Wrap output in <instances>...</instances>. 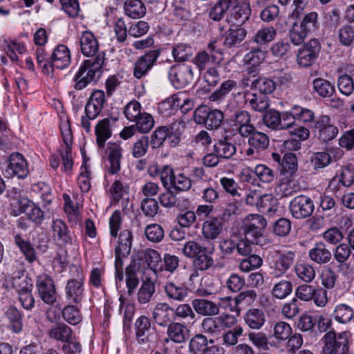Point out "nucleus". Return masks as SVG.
Instances as JSON below:
<instances>
[{
    "label": "nucleus",
    "mask_w": 354,
    "mask_h": 354,
    "mask_svg": "<svg viewBox=\"0 0 354 354\" xmlns=\"http://www.w3.org/2000/svg\"><path fill=\"white\" fill-rule=\"evenodd\" d=\"M315 205L313 200L306 195H299L291 200L289 204L290 212L296 219L309 217L314 212Z\"/></svg>",
    "instance_id": "4468645a"
},
{
    "label": "nucleus",
    "mask_w": 354,
    "mask_h": 354,
    "mask_svg": "<svg viewBox=\"0 0 354 354\" xmlns=\"http://www.w3.org/2000/svg\"><path fill=\"white\" fill-rule=\"evenodd\" d=\"M333 317L337 322L346 324L354 318V310L347 304H339L335 306Z\"/></svg>",
    "instance_id": "ea45409f"
},
{
    "label": "nucleus",
    "mask_w": 354,
    "mask_h": 354,
    "mask_svg": "<svg viewBox=\"0 0 354 354\" xmlns=\"http://www.w3.org/2000/svg\"><path fill=\"white\" fill-rule=\"evenodd\" d=\"M233 131L238 133L242 138L248 136L254 130L252 123L251 114L245 110L236 111L230 118Z\"/></svg>",
    "instance_id": "dca6fc26"
},
{
    "label": "nucleus",
    "mask_w": 354,
    "mask_h": 354,
    "mask_svg": "<svg viewBox=\"0 0 354 354\" xmlns=\"http://www.w3.org/2000/svg\"><path fill=\"white\" fill-rule=\"evenodd\" d=\"M1 169L3 174L8 178L17 176L19 178L24 179L29 174L27 161L19 153L10 154L1 164Z\"/></svg>",
    "instance_id": "9d476101"
},
{
    "label": "nucleus",
    "mask_w": 354,
    "mask_h": 354,
    "mask_svg": "<svg viewBox=\"0 0 354 354\" xmlns=\"http://www.w3.org/2000/svg\"><path fill=\"white\" fill-rule=\"evenodd\" d=\"M313 91L319 96L324 98H329L335 93L334 84L328 80L317 77L313 81Z\"/></svg>",
    "instance_id": "e433bc0d"
},
{
    "label": "nucleus",
    "mask_w": 354,
    "mask_h": 354,
    "mask_svg": "<svg viewBox=\"0 0 354 354\" xmlns=\"http://www.w3.org/2000/svg\"><path fill=\"white\" fill-rule=\"evenodd\" d=\"M308 257L317 264H326L330 261L332 253L324 242L319 241L308 250Z\"/></svg>",
    "instance_id": "393cba45"
},
{
    "label": "nucleus",
    "mask_w": 354,
    "mask_h": 354,
    "mask_svg": "<svg viewBox=\"0 0 354 354\" xmlns=\"http://www.w3.org/2000/svg\"><path fill=\"white\" fill-rule=\"evenodd\" d=\"M276 88V83L271 79L265 77H258L252 84V90L258 91L261 94H270Z\"/></svg>",
    "instance_id": "bf43d9fd"
},
{
    "label": "nucleus",
    "mask_w": 354,
    "mask_h": 354,
    "mask_svg": "<svg viewBox=\"0 0 354 354\" xmlns=\"http://www.w3.org/2000/svg\"><path fill=\"white\" fill-rule=\"evenodd\" d=\"M246 34L243 28H230L225 38L224 45L228 48L238 46L244 40Z\"/></svg>",
    "instance_id": "a18cd8bd"
},
{
    "label": "nucleus",
    "mask_w": 354,
    "mask_h": 354,
    "mask_svg": "<svg viewBox=\"0 0 354 354\" xmlns=\"http://www.w3.org/2000/svg\"><path fill=\"white\" fill-rule=\"evenodd\" d=\"M247 257L241 261L239 263V269L244 272H249L251 270L257 269L262 266L263 260L257 254H252L246 256Z\"/></svg>",
    "instance_id": "680f3d73"
},
{
    "label": "nucleus",
    "mask_w": 354,
    "mask_h": 354,
    "mask_svg": "<svg viewBox=\"0 0 354 354\" xmlns=\"http://www.w3.org/2000/svg\"><path fill=\"white\" fill-rule=\"evenodd\" d=\"M146 238L152 243H160L165 236L162 227L157 223L147 225L145 229Z\"/></svg>",
    "instance_id": "052dcab7"
},
{
    "label": "nucleus",
    "mask_w": 354,
    "mask_h": 354,
    "mask_svg": "<svg viewBox=\"0 0 354 354\" xmlns=\"http://www.w3.org/2000/svg\"><path fill=\"white\" fill-rule=\"evenodd\" d=\"M292 291V284L287 280H281L275 283L272 290V295L277 299H283Z\"/></svg>",
    "instance_id": "e2e57ef3"
},
{
    "label": "nucleus",
    "mask_w": 354,
    "mask_h": 354,
    "mask_svg": "<svg viewBox=\"0 0 354 354\" xmlns=\"http://www.w3.org/2000/svg\"><path fill=\"white\" fill-rule=\"evenodd\" d=\"M12 286L17 294L21 306L26 310H32L35 306V299L32 295L33 285L28 277L15 278Z\"/></svg>",
    "instance_id": "9b49d317"
},
{
    "label": "nucleus",
    "mask_w": 354,
    "mask_h": 354,
    "mask_svg": "<svg viewBox=\"0 0 354 354\" xmlns=\"http://www.w3.org/2000/svg\"><path fill=\"white\" fill-rule=\"evenodd\" d=\"M167 191L161 194L159 196L160 203L165 207H182L183 204L188 203L187 200L184 198H178L174 194L172 189H166Z\"/></svg>",
    "instance_id": "09e8293b"
},
{
    "label": "nucleus",
    "mask_w": 354,
    "mask_h": 354,
    "mask_svg": "<svg viewBox=\"0 0 354 354\" xmlns=\"http://www.w3.org/2000/svg\"><path fill=\"white\" fill-rule=\"evenodd\" d=\"M164 290L166 295L172 300L182 301L188 295L187 286L180 282V279L177 281H169L165 283Z\"/></svg>",
    "instance_id": "cd10ccee"
},
{
    "label": "nucleus",
    "mask_w": 354,
    "mask_h": 354,
    "mask_svg": "<svg viewBox=\"0 0 354 354\" xmlns=\"http://www.w3.org/2000/svg\"><path fill=\"white\" fill-rule=\"evenodd\" d=\"M277 31L273 26H266L257 30L252 37V41L257 44H266L273 41Z\"/></svg>",
    "instance_id": "603ef678"
},
{
    "label": "nucleus",
    "mask_w": 354,
    "mask_h": 354,
    "mask_svg": "<svg viewBox=\"0 0 354 354\" xmlns=\"http://www.w3.org/2000/svg\"><path fill=\"white\" fill-rule=\"evenodd\" d=\"M6 315L9 321L8 327L11 331L15 333H21L23 329V322L20 311L15 307H10Z\"/></svg>",
    "instance_id": "49530a36"
},
{
    "label": "nucleus",
    "mask_w": 354,
    "mask_h": 354,
    "mask_svg": "<svg viewBox=\"0 0 354 354\" xmlns=\"http://www.w3.org/2000/svg\"><path fill=\"white\" fill-rule=\"evenodd\" d=\"M80 44L82 53L88 57L94 58L104 52L99 51V42L94 34L89 30H84L80 36Z\"/></svg>",
    "instance_id": "412c9836"
},
{
    "label": "nucleus",
    "mask_w": 354,
    "mask_h": 354,
    "mask_svg": "<svg viewBox=\"0 0 354 354\" xmlns=\"http://www.w3.org/2000/svg\"><path fill=\"white\" fill-rule=\"evenodd\" d=\"M105 103V93L102 90H95L90 95L85 106L84 115L81 118L80 126L86 133L91 132V121L100 114Z\"/></svg>",
    "instance_id": "7ed1b4c3"
},
{
    "label": "nucleus",
    "mask_w": 354,
    "mask_h": 354,
    "mask_svg": "<svg viewBox=\"0 0 354 354\" xmlns=\"http://www.w3.org/2000/svg\"><path fill=\"white\" fill-rule=\"evenodd\" d=\"M223 223L221 219L214 217L205 221L202 226V234L206 240L216 239L223 231Z\"/></svg>",
    "instance_id": "c85d7f7f"
},
{
    "label": "nucleus",
    "mask_w": 354,
    "mask_h": 354,
    "mask_svg": "<svg viewBox=\"0 0 354 354\" xmlns=\"http://www.w3.org/2000/svg\"><path fill=\"white\" fill-rule=\"evenodd\" d=\"M314 127L318 131V138L324 142L334 139L338 134V129L330 123L327 115H321L314 122Z\"/></svg>",
    "instance_id": "5701e85b"
},
{
    "label": "nucleus",
    "mask_w": 354,
    "mask_h": 354,
    "mask_svg": "<svg viewBox=\"0 0 354 354\" xmlns=\"http://www.w3.org/2000/svg\"><path fill=\"white\" fill-rule=\"evenodd\" d=\"M36 288L39 297L47 305H53L57 301V291L54 281L47 274L37 277Z\"/></svg>",
    "instance_id": "ddd939ff"
},
{
    "label": "nucleus",
    "mask_w": 354,
    "mask_h": 354,
    "mask_svg": "<svg viewBox=\"0 0 354 354\" xmlns=\"http://www.w3.org/2000/svg\"><path fill=\"white\" fill-rule=\"evenodd\" d=\"M104 53L97 55L94 58L84 61L78 71L74 76L76 90H82L93 82H97L102 73V66L104 61Z\"/></svg>",
    "instance_id": "f03ea898"
},
{
    "label": "nucleus",
    "mask_w": 354,
    "mask_h": 354,
    "mask_svg": "<svg viewBox=\"0 0 354 354\" xmlns=\"http://www.w3.org/2000/svg\"><path fill=\"white\" fill-rule=\"evenodd\" d=\"M203 252H207V248L194 241H189L185 243L183 252L188 258H195Z\"/></svg>",
    "instance_id": "774afa93"
},
{
    "label": "nucleus",
    "mask_w": 354,
    "mask_h": 354,
    "mask_svg": "<svg viewBox=\"0 0 354 354\" xmlns=\"http://www.w3.org/2000/svg\"><path fill=\"white\" fill-rule=\"evenodd\" d=\"M15 243L19 248L20 251L23 253L26 259L29 263L34 262L37 257L35 250L31 243L24 239L20 234L15 236Z\"/></svg>",
    "instance_id": "79ce46f5"
},
{
    "label": "nucleus",
    "mask_w": 354,
    "mask_h": 354,
    "mask_svg": "<svg viewBox=\"0 0 354 354\" xmlns=\"http://www.w3.org/2000/svg\"><path fill=\"white\" fill-rule=\"evenodd\" d=\"M246 101L253 110L259 112L266 111L269 106L268 98L265 95L252 94Z\"/></svg>",
    "instance_id": "69168bd1"
},
{
    "label": "nucleus",
    "mask_w": 354,
    "mask_h": 354,
    "mask_svg": "<svg viewBox=\"0 0 354 354\" xmlns=\"http://www.w3.org/2000/svg\"><path fill=\"white\" fill-rule=\"evenodd\" d=\"M142 112L140 103L135 100L128 102L125 105L123 111L125 118L130 122L136 120V118Z\"/></svg>",
    "instance_id": "338daca9"
},
{
    "label": "nucleus",
    "mask_w": 354,
    "mask_h": 354,
    "mask_svg": "<svg viewBox=\"0 0 354 354\" xmlns=\"http://www.w3.org/2000/svg\"><path fill=\"white\" fill-rule=\"evenodd\" d=\"M162 106H171L172 109H180L182 113H187L192 109L193 102L186 97L184 93H179L168 98L162 103Z\"/></svg>",
    "instance_id": "473e14b6"
},
{
    "label": "nucleus",
    "mask_w": 354,
    "mask_h": 354,
    "mask_svg": "<svg viewBox=\"0 0 354 354\" xmlns=\"http://www.w3.org/2000/svg\"><path fill=\"white\" fill-rule=\"evenodd\" d=\"M243 138H248V144L250 147L245 151V155L247 157H257L259 153L267 149L270 145L268 136L264 133L257 131L256 128L250 135Z\"/></svg>",
    "instance_id": "f3484780"
},
{
    "label": "nucleus",
    "mask_w": 354,
    "mask_h": 354,
    "mask_svg": "<svg viewBox=\"0 0 354 354\" xmlns=\"http://www.w3.org/2000/svg\"><path fill=\"white\" fill-rule=\"evenodd\" d=\"M322 351L324 354H348V333H336L335 330L326 332L322 337Z\"/></svg>",
    "instance_id": "39448f33"
},
{
    "label": "nucleus",
    "mask_w": 354,
    "mask_h": 354,
    "mask_svg": "<svg viewBox=\"0 0 354 354\" xmlns=\"http://www.w3.org/2000/svg\"><path fill=\"white\" fill-rule=\"evenodd\" d=\"M75 304H69L62 311L63 319L71 325H77L81 322L82 316L80 308Z\"/></svg>",
    "instance_id": "8fccbe9b"
},
{
    "label": "nucleus",
    "mask_w": 354,
    "mask_h": 354,
    "mask_svg": "<svg viewBox=\"0 0 354 354\" xmlns=\"http://www.w3.org/2000/svg\"><path fill=\"white\" fill-rule=\"evenodd\" d=\"M65 297L68 304L79 305L84 297V281L80 279H72L68 281L65 288Z\"/></svg>",
    "instance_id": "4be33fe9"
},
{
    "label": "nucleus",
    "mask_w": 354,
    "mask_h": 354,
    "mask_svg": "<svg viewBox=\"0 0 354 354\" xmlns=\"http://www.w3.org/2000/svg\"><path fill=\"white\" fill-rule=\"evenodd\" d=\"M71 62V53L68 48L64 45H58L51 55L53 71L54 68L64 69L68 67Z\"/></svg>",
    "instance_id": "bb28decb"
},
{
    "label": "nucleus",
    "mask_w": 354,
    "mask_h": 354,
    "mask_svg": "<svg viewBox=\"0 0 354 354\" xmlns=\"http://www.w3.org/2000/svg\"><path fill=\"white\" fill-rule=\"evenodd\" d=\"M59 129L65 144L59 149V155L62 161V170L65 173L70 174L73 166V161L71 151L73 136L69 120L68 119L61 120Z\"/></svg>",
    "instance_id": "1a4fd4ad"
},
{
    "label": "nucleus",
    "mask_w": 354,
    "mask_h": 354,
    "mask_svg": "<svg viewBox=\"0 0 354 354\" xmlns=\"http://www.w3.org/2000/svg\"><path fill=\"white\" fill-rule=\"evenodd\" d=\"M52 236L56 244L64 250L75 251L79 248V244L74 233L71 232L66 224L61 219L53 220L51 224Z\"/></svg>",
    "instance_id": "20e7f679"
},
{
    "label": "nucleus",
    "mask_w": 354,
    "mask_h": 354,
    "mask_svg": "<svg viewBox=\"0 0 354 354\" xmlns=\"http://www.w3.org/2000/svg\"><path fill=\"white\" fill-rule=\"evenodd\" d=\"M295 259V253L288 251L284 253H277L274 258L270 268V274L274 277H280L283 275L293 265Z\"/></svg>",
    "instance_id": "aec40b11"
},
{
    "label": "nucleus",
    "mask_w": 354,
    "mask_h": 354,
    "mask_svg": "<svg viewBox=\"0 0 354 354\" xmlns=\"http://www.w3.org/2000/svg\"><path fill=\"white\" fill-rule=\"evenodd\" d=\"M113 124V121L106 118L99 120L95 126L96 143L99 149H104L106 140L111 137Z\"/></svg>",
    "instance_id": "b1692460"
},
{
    "label": "nucleus",
    "mask_w": 354,
    "mask_h": 354,
    "mask_svg": "<svg viewBox=\"0 0 354 354\" xmlns=\"http://www.w3.org/2000/svg\"><path fill=\"white\" fill-rule=\"evenodd\" d=\"M185 320L187 324H193L196 322V314L191 306L187 304L178 305L174 309V317Z\"/></svg>",
    "instance_id": "4d7b16f0"
},
{
    "label": "nucleus",
    "mask_w": 354,
    "mask_h": 354,
    "mask_svg": "<svg viewBox=\"0 0 354 354\" xmlns=\"http://www.w3.org/2000/svg\"><path fill=\"white\" fill-rule=\"evenodd\" d=\"M221 57L216 54H209L207 50H203L196 54L193 59V63L196 65L199 71L204 70L207 67L215 63L220 62Z\"/></svg>",
    "instance_id": "a19ab883"
},
{
    "label": "nucleus",
    "mask_w": 354,
    "mask_h": 354,
    "mask_svg": "<svg viewBox=\"0 0 354 354\" xmlns=\"http://www.w3.org/2000/svg\"><path fill=\"white\" fill-rule=\"evenodd\" d=\"M152 317L160 326H167L174 320V308L167 303H158L153 308Z\"/></svg>",
    "instance_id": "a878e982"
},
{
    "label": "nucleus",
    "mask_w": 354,
    "mask_h": 354,
    "mask_svg": "<svg viewBox=\"0 0 354 354\" xmlns=\"http://www.w3.org/2000/svg\"><path fill=\"white\" fill-rule=\"evenodd\" d=\"M171 53L175 62H185L194 55V48L187 44L179 43L173 46Z\"/></svg>",
    "instance_id": "de8ad7c7"
},
{
    "label": "nucleus",
    "mask_w": 354,
    "mask_h": 354,
    "mask_svg": "<svg viewBox=\"0 0 354 354\" xmlns=\"http://www.w3.org/2000/svg\"><path fill=\"white\" fill-rule=\"evenodd\" d=\"M192 304L194 310L203 316H214L219 313L218 306L207 299H195Z\"/></svg>",
    "instance_id": "c756f323"
},
{
    "label": "nucleus",
    "mask_w": 354,
    "mask_h": 354,
    "mask_svg": "<svg viewBox=\"0 0 354 354\" xmlns=\"http://www.w3.org/2000/svg\"><path fill=\"white\" fill-rule=\"evenodd\" d=\"M292 109L295 115V120L301 122L304 124L314 122L315 113L312 110L299 105H294L292 106Z\"/></svg>",
    "instance_id": "0e129e2a"
},
{
    "label": "nucleus",
    "mask_w": 354,
    "mask_h": 354,
    "mask_svg": "<svg viewBox=\"0 0 354 354\" xmlns=\"http://www.w3.org/2000/svg\"><path fill=\"white\" fill-rule=\"evenodd\" d=\"M155 283L151 279H146L141 283L137 292V300L140 304H149L155 293Z\"/></svg>",
    "instance_id": "58836bf2"
},
{
    "label": "nucleus",
    "mask_w": 354,
    "mask_h": 354,
    "mask_svg": "<svg viewBox=\"0 0 354 354\" xmlns=\"http://www.w3.org/2000/svg\"><path fill=\"white\" fill-rule=\"evenodd\" d=\"M72 329L64 323H57L48 330V335L50 339L62 342H68L72 337Z\"/></svg>",
    "instance_id": "f704fd0d"
},
{
    "label": "nucleus",
    "mask_w": 354,
    "mask_h": 354,
    "mask_svg": "<svg viewBox=\"0 0 354 354\" xmlns=\"http://www.w3.org/2000/svg\"><path fill=\"white\" fill-rule=\"evenodd\" d=\"M209 344V341L205 335L198 334L189 341V353L191 354H205Z\"/></svg>",
    "instance_id": "864d4df0"
},
{
    "label": "nucleus",
    "mask_w": 354,
    "mask_h": 354,
    "mask_svg": "<svg viewBox=\"0 0 354 354\" xmlns=\"http://www.w3.org/2000/svg\"><path fill=\"white\" fill-rule=\"evenodd\" d=\"M151 328V320L147 316L139 317L135 323L136 337L139 343L147 341V333Z\"/></svg>",
    "instance_id": "c03bdc74"
},
{
    "label": "nucleus",
    "mask_w": 354,
    "mask_h": 354,
    "mask_svg": "<svg viewBox=\"0 0 354 354\" xmlns=\"http://www.w3.org/2000/svg\"><path fill=\"white\" fill-rule=\"evenodd\" d=\"M132 239L133 235L130 230H122L119 235L118 243L115 250L123 255H129L132 246Z\"/></svg>",
    "instance_id": "5fc2aeb1"
},
{
    "label": "nucleus",
    "mask_w": 354,
    "mask_h": 354,
    "mask_svg": "<svg viewBox=\"0 0 354 354\" xmlns=\"http://www.w3.org/2000/svg\"><path fill=\"white\" fill-rule=\"evenodd\" d=\"M265 58L266 54L260 48H256L248 53L243 58L245 64L248 66L246 68L248 74L255 73L256 67L260 65Z\"/></svg>",
    "instance_id": "2f4dec72"
},
{
    "label": "nucleus",
    "mask_w": 354,
    "mask_h": 354,
    "mask_svg": "<svg viewBox=\"0 0 354 354\" xmlns=\"http://www.w3.org/2000/svg\"><path fill=\"white\" fill-rule=\"evenodd\" d=\"M320 51V44L317 39H310L299 49L297 63L302 67H308L314 64Z\"/></svg>",
    "instance_id": "a211bd4d"
},
{
    "label": "nucleus",
    "mask_w": 354,
    "mask_h": 354,
    "mask_svg": "<svg viewBox=\"0 0 354 354\" xmlns=\"http://www.w3.org/2000/svg\"><path fill=\"white\" fill-rule=\"evenodd\" d=\"M106 174L114 175L121 169L123 149L119 142H108L103 155Z\"/></svg>",
    "instance_id": "f8f14e48"
},
{
    "label": "nucleus",
    "mask_w": 354,
    "mask_h": 354,
    "mask_svg": "<svg viewBox=\"0 0 354 354\" xmlns=\"http://www.w3.org/2000/svg\"><path fill=\"white\" fill-rule=\"evenodd\" d=\"M295 271L297 276L306 283H310L316 276L314 267L306 262H297L295 265Z\"/></svg>",
    "instance_id": "37998d69"
},
{
    "label": "nucleus",
    "mask_w": 354,
    "mask_h": 354,
    "mask_svg": "<svg viewBox=\"0 0 354 354\" xmlns=\"http://www.w3.org/2000/svg\"><path fill=\"white\" fill-rule=\"evenodd\" d=\"M167 326V337L165 339V342L172 341L180 344L185 341L187 330L185 325L178 322H171Z\"/></svg>",
    "instance_id": "7c9ffc66"
},
{
    "label": "nucleus",
    "mask_w": 354,
    "mask_h": 354,
    "mask_svg": "<svg viewBox=\"0 0 354 354\" xmlns=\"http://www.w3.org/2000/svg\"><path fill=\"white\" fill-rule=\"evenodd\" d=\"M299 189L298 183L288 178H283L276 186L274 194L276 196L281 198L288 197L297 192Z\"/></svg>",
    "instance_id": "c9c22d12"
},
{
    "label": "nucleus",
    "mask_w": 354,
    "mask_h": 354,
    "mask_svg": "<svg viewBox=\"0 0 354 354\" xmlns=\"http://www.w3.org/2000/svg\"><path fill=\"white\" fill-rule=\"evenodd\" d=\"M318 28V14L315 11L310 12L304 17L300 25L294 24L290 31V39L295 45H299L308 35Z\"/></svg>",
    "instance_id": "0eeeda50"
},
{
    "label": "nucleus",
    "mask_w": 354,
    "mask_h": 354,
    "mask_svg": "<svg viewBox=\"0 0 354 354\" xmlns=\"http://www.w3.org/2000/svg\"><path fill=\"white\" fill-rule=\"evenodd\" d=\"M214 152L220 156V158L229 159L232 158L236 151L235 145L230 142L226 139L220 140L214 145Z\"/></svg>",
    "instance_id": "3c124183"
},
{
    "label": "nucleus",
    "mask_w": 354,
    "mask_h": 354,
    "mask_svg": "<svg viewBox=\"0 0 354 354\" xmlns=\"http://www.w3.org/2000/svg\"><path fill=\"white\" fill-rule=\"evenodd\" d=\"M161 183L165 189H172L174 191L186 192L192 187V180L183 173L175 174L174 169L165 165L162 167Z\"/></svg>",
    "instance_id": "6e6552de"
},
{
    "label": "nucleus",
    "mask_w": 354,
    "mask_h": 354,
    "mask_svg": "<svg viewBox=\"0 0 354 354\" xmlns=\"http://www.w3.org/2000/svg\"><path fill=\"white\" fill-rule=\"evenodd\" d=\"M125 14L131 19H140L146 14V7L141 0H127L124 3Z\"/></svg>",
    "instance_id": "4c0bfd02"
},
{
    "label": "nucleus",
    "mask_w": 354,
    "mask_h": 354,
    "mask_svg": "<svg viewBox=\"0 0 354 354\" xmlns=\"http://www.w3.org/2000/svg\"><path fill=\"white\" fill-rule=\"evenodd\" d=\"M227 12H230L228 21L241 25L248 21L251 15L250 3L247 0H219L209 12L211 19L218 21Z\"/></svg>",
    "instance_id": "f257e3e1"
},
{
    "label": "nucleus",
    "mask_w": 354,
    "mask_h": 354,
    "mask_svg": "<svg viewBox=\"0 0 354 354\" xmlns=\"http://www.w3.org/2000/svg\"><path fill=\"white\" fill-rule=\"evenodd\" d=\"M339 42L341 45L350 47L354 43V26L350 24H345L341 26L337 32Z\"/></svg>",
    "instance_id": "6e6d98bb"
},
{
    "label": "nucleus",
    "mask_w": 354,
    "mask_h": 354,
    "mask_svg": "<svg viewBox=\"0 0 354 354\" xmlns=\"http://www.w3.org/2000/svg\"><path fill=\"white\" fill-rule=\"evenodd\" d=\"M136 124L134 127L140 133H146L149 132L154 126V120L153 116L143 111L137 118L133 121Z\"/></svg>",
    "instance_id": "13d9d810"
},
{
    "label": "nucleus",
    "mask_w": 354,
    "mask_h": 354,
    "mask_svg": "<svg viewBox=\"0 0 354 354\" xmlns=\"http://www.w3.org/2000/svg\"><path fill=\"white\" fill-rule=\"evenodd\" d=\"M266 225V220L263 216L248 215L243 226L245 237L253 244L263 245L265 243L263 231Z\"/></svg>",
    "instance_id": "423d86ee"
},
{
    "label": "nucleus",
    "mask_w": 354,
    "mask_h": 354,
    "mask_svg": "<svg viewBox=\"0 0 354 354\" xmlns=\"http://www.w3.org/2000/svg\"><path fill=\"white\" fill-rule=\"evenodd\" d=\"M160 54L159 49L150 50L139 57L134 64L133 76L137 79H141L147 75L151 69Z\"/></svg>",
    "instance_id": "6ab92c4d"
},
{
    "label": "nucleus",
    "mask_w": 354,
    "mask_h": 354,
    "mask_svg": "<svg viewBox=\"0 0 354 354\" xmlns=\"http://www.w3.org/2000/svg\"><path fill=\"white\" fill-rule=\"evenodd\" d=\"M169 78L173 86L177 88L190 84L194 80V72L189 65H175L170 68Z\"/></svg>",
    "instance_id": "2eb2a0df"
},
{
    "label": "nucleus",
    "mask_w": 354,
    "mask_h": 354,
    "mask_svg": "<svg viewBox=\"0 0 354 354\" xmlns=\"http://www.w3.org/2000/svg\"><path fill=\"white\" fill-rule=\"evenodd\" d=\"M245 324L252 329H260L266 322L263 311L259 308H250L244 315Z\"/></svg>",
    "instance_id": "72a5a7b5"
}]
</instances>
